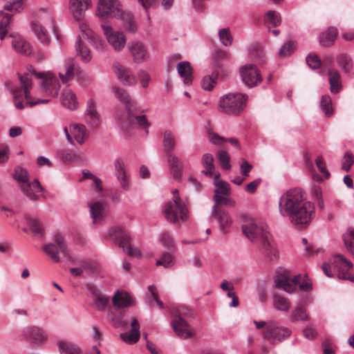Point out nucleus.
<instances>
[{
	"instance_id": "f257e3e1",
	"label": "nucleus",
	"mask_w": 354,
	"mask_h": 354,
	"mask_svg": "<svg viewBox=\"0 0 354 354\" xmlns=\"http://www.w3.org/2000/svg\"><path fill=\"white\" fill-rule=\"evenodd\" d=\"M21 83V88L14 86L11 82H7L6 86L13 95L15 106L18 109H23L25 107L24 99L26 100L27 104L32 106L39 104H46L50 100L41 98L39 95L34 92L32 93L30 89L32 86V81L37 80L40 87L39 92L44 96L55 97L59 93L60 84L57 77L51 72L37 73L32 66L27 68V71L23 75L18 74Z\"/></svg>"
},
{
	"instance_id": "f03ea898",
	"label": "nucleus",
	"mask_w": 354,
	"mask_h": 354,
	"mask_svg": "<svg viewBox=\"0 0 354 354\" xmlns=\"http://www.w3.org/2000/svg\"><path fill=\"white\" fill-rule=\"evenodd\" d=\"M279 214L288 217L297 229L308 226L315 215L313 203L306 199L305 192L300 189H292L285 192L279 201Z\"/></svg>"
},
{
	"instance_id": "7ed1b4c3",
	"label": "nucleus",
	"mask_w": 354,
	"mask_h": 354,
	"mask_svg": "<svg viewBox=\"0 0 354 354\" xmlns=\"http://www.w3.org/2000/svg\"><path fill=\"white\" fill-rule=\"evenodd\" d=\"M241 229L244 235L251 241L260 240L263 252L270 260L279 257L278 250L266 225L254 219H248L243 223Z\"/></svg>"
},
{
	"instance_id": "20e7f679",
	"label": "nucleus",
	"mask_w": 354,
	"mask_h": 354,
	"mask_svg": "<svg viewBox=\"0 0 354 354\" xmlns=\"http://www.w3.org/2000/svg\"><path fill=\"white\" fill-rule=\"evenodd\" d=\"M97 15L103 19L120 18L129 32H134L137 29L133 16L130 13L124 12L122 10L118 0H99Z\"/></svg>"
},
{
	"instance_id": "39448f33",
	"label": "nucleus",
	"mask_w": 354,
	"mask_h": 354,
	"mask_svg": "<svg viewBox=\"0 0 354 354\" xmlns=\"http://www.w3.org/2000/svg\"><path fill=\"white\" fill-rule=\"evenodd\" d=\"M248 97L241 93H229L220 97L218 109L221 112L239 115L246 106Z\"/></svg>"
},
{
	"instance_id": "423d86ee",
	"label": "nucleus",
	"mask_w": 354,
	"mask_h": 354,
	"mask_svg": "<svg viewBox=\"0 0 354 354\" xmlns=\"http://www.w3.org/2000/svg\"><path fill=\"white\" fill-rule=\"evenodd\" d=\"M42 250L55 263L60 261L59 252L66 259H72L71 250L65 237L59 233L55 234L53 236V243L44 245Z\"/></svg>"
},
{
	"instance_id": "0eeeda50",
	"label": "nucleus",
	"mask_w": 354,
	"mask_h": 354,
	"mask_svg": "<svg viewBox=\"0 0 354 354\" xmlns=\"http://www.w3.org/2000/svg\"><path fill=\"white\" fill-rule=\"evenodd\" d=\"M163 213L167 221L173 223L185 221L188 217L187 206L179 196H174L165 204Z\"/></svg>"
},
{
	"instance_id": "6e6552de",
	"label": "nucleus",
	"mask_w": 354,
	"mask_h": 354,
	"mask_svg": "<svg viewBox=\"0 0 354 354\" xmlns=\"http://www.w3.org/2000/svg\"><path fill=\"white\" fill-rule=\"evenodd\" d=\"M80 35L75 41V50L77 55L84 62H88L92 58L90 50L86 46L84 41L89 43L95 41V37L93 31L84 23H80L79 26Z\"/></svg>"
},
{
	"instance_id": "1a4fd4ad",
	"label": "nucleus",
	"mask_w": 354,
	"mask_h": 354,
	"mask_svg": "<svg viewBox=\"0 0 354 354\" xmlns=\"http://www.w3.org/2000/svg\"><path fill=\"white\" fill-rule=\"evenodd\" d=\"M109 235L128 255L137 258L141 257L142 254L140 250L137 248H131L130 238L122 228L120 227H111L109 230Z\"/></svg>"
},
{
	"instance_id": "9d476101",
	"label": "nucleus",
	"mask_w": 354,
	"mask_h": 354,
	"mask_svg": "<svg viewBox=\"0 0 354 354\" xmlns=\"http://www.w3.org/2000/svg\"><path fill=\"white\" fill-rule=\"evenodd\" d=\"M291 330L285 326L279 325L277 322H268L263 333V337L272 344H277L283 342L290 336Z\"/></svg>"
},
{
	"instance_id": "9b49d317",
	"label": "nucleus",
	"mask_w": 354,
	"mask_h": 354,
	"mask_svg": "<svg viewBox=\"0 0 354 354\" xmlns=\"http://www.w3.org/2000/svg\"><path fill=\"white\" fill-rule=\"evenodd\" d=\"M5 10H0V39H3L8 30L10 18L14 13L18 12L22 9L21 0H13L7 3L4 6Z\"/></svg>"
},
{
	"instance_id": "f8f14e48",
	"label": "nucleus",
	"mask_w": 354,
	"mask_h": 354,
	"mask_svg": "<svg viewBox=\"0 0 354 354\" xmlns=\"http://www.w3.org/2000/svg\"><path fill=\"white\" fill-rule=\"evenodd\" d=\"M104 35L111 45V46L115 51H120L124 47L127 38L122 32L114 30L109 26H102Z\"/></svg>"
},
{
	"instance_id": "ddd939ff",
	"label": "nucleus",
	"mask_w": 354,
	"mask_h": 354,
	"mask_svg": "<svg viewBox=\"0 0 354 354\" xmlns=\"http://www.w3.org/2000/svg\"><path fill=\"white\" fill-rule=\"evenodd\" d=\"M63 130L71 145H75L74 140L80 145H82L85 142L86 129L84 124L73 123L70 124L68 128L65 127Z\"/></svg>"
},
{
	"instance_id": "4468645a",
	"label": "nucleus",
	"mask_w": 354,
	"mask_h": 354,
	"mask_svg": "<svg viewBox=\"0 0 354 354\" xmlns=\"http://www.w3.org/2000/svg\"><path fill=\"white\" fill-rule=\"evenodd\" d=\"M243 82L249 87L257 86L261 81V77L257 67L253 64H247L240 70Z\"/></svg>"
},
{
	"instance_id": "2eb2a0df",
	"label": "nucleus",
	"mask_w": 354,
	"mask_h": 354,
	"mask_svg": "<svg viewBox=\"0 0 354 354\" xmlns=\"http://www.w3.org/2000/svg\"><path fill=\"white\" fill-rule=\"evenodd\" d=\"M128 50L134 62L139 64L147 60L149 57L145 45L140 41H133L128 44Z\"/></svg>"
},
{
	"instance_id": "dca6fc26",
	"label": "nucleus",
	"mask_w": 354,
	"mask_h": 354,
	"mask_svg": "<svg viewBox=\"0 0 354 354\" xmlns=\"http://www.w3.org/2000/svg\"><path fill=\"white\" fill-rule=\"evenodd\" d=\"M331 264L337 272L339 279L346 278V274L353 267V263L340 254L333 256L331 259Z\"/></svg>"
},
{
	"instance_id": "f3484780",
	"label": "nucleus",
	"mask_w": 354,
	"mask_h": 354,
	"mask_svg": "<svg viewBox=\"0 0 354 354\" xmlns=\"http://www.w3.org/2000/svg\"><path fill=\"white\" fill-rule=\"evenodd\" d=\"M113 71L123 85L127 86L136 85L137 82L136 78L129 68L119 63H115L113 64Z\"/></svg>"
},
{
	"instance_id": "a211bd4d",
	"label": "nucleus",
	"mask_w": 354,
	"mask_h": 354,
	"mask_svg": "<svg viewBox=\"0 0 354 354\" xmlns=\"http://www.w3.org/2000/svg\"><path fill=\"white\" fill-rule=\"evenodd\" d=\"M211 217L217 221L220 230L223 233H226L232 225V221L229 214L216 205L212 207Z\"/></svg>"
},
{
	"instance_id": "6ab92c4d",
	"label": "nucleus",
	"mask_w": 354,
	"mask_h": 354,
	"mask_svg": "<svg viewBox=\"0 0 354 354\" xmlns=\"http://www.w3.org/2000/svg\"><path fill=\"white\" fill-rule=\"evenodd\" d=\"M88 207L93 223L100 224L107 214L106 204L101 201H90L88 203Z\"/></svg>"
},
{
	"instance_id": "aec40b11",
	"label": "nucleus",
	"mask_w": 354,
	"mask_h": 354,
	"mask_svg": "<svg viewBox=\"0 0 354 354\" xmlns=\"http://www.w3.org/2000/svg\"><path fill=\"white\" fill-rule=\"evenodd\" d=\"M22 335L30 342L36 345L44 344L48 339L47 334L42 329L36 326L25 328Z\"/></svg>"
},
{
	"instance_id": "412c9836",
	"label": "nucleus",
	"mask_w": 354,
	"mask_h": 354,
	"mask_svg": "<svg viewBox=\"0 0 354 354\" xmlns=\"http://www.w3.org/2000/svg\"><path fill=\"white\" fill-rule=\"evenodd\" d=\"M112 92L118 100L124 105L127 113L129 112V120L132 122L133 118L131 115V109H133L135 102L131 100L128 92L121 87L113 86L112 88Z\"/></svg>"
},
{
	"instance_id": "4be33fe9",
	"label": "nucleus",
	"mask_w": 354,
	"mask_h": 354,
	"mask_svg": "<svg viewBox=\"0 0 354 354\" xmlns=\"http://www.w3.org/2000/svg\"><path fill=\"white\" fill-rule=\"evenodd\" d=\"M131 115L133 116V121L131 122L129 120V112L127 113V115L122 118L118 115V120L121 126V128L127 131L129 129L136 124H138L141 127H147L149 126V122L147 120V117L145 115H136L133 113V109H131Z\"/></svg>"
},
{
	"instance_id": "5701e85b",
	"label": "nucleus",
	"mask_w": 354,
	"mask_h": 354,
	"mask_svg": "<svg viewBox=\"0 0 354 354\" xmlns=\"http://www.w3.org/2000/svg\"><path fill=\"white\" fill-rule=\"evenodd\" d=\"M172 327L178 337L188 339L194 336V333L188 323L180 316H176L171 322Z\"/></svg>"
},
{
	"instance_id": "b1692460",
	"label": "nucleus",
	"mask_w": 354,
	"mask_h": 354,
	"mask_svg": "<svg viewBox=\"0 0 354 354\" xmlns=\"http://www.w3.org/2000/svg\"><path fill=\"white\" fill-rule=\"evenodd\" d=\"M91 6V0H70L69 9L76 20L84 17L85 11Z\"/></svg>"
},
{
	"instance_id": "393cba45",
	"label": "nucleus",
	"mask_w": 354,
	"mask_h": 354,
	"mask_svg": "<svg viewBox=\"0 0 354 354\" xmlns=\"http://www.w3.org/2000/svg\"><path fill=\"white\" fill-rule=\"evenodd\" d=\"M131 330L120 334V338L128 344L136 343L140 337V324L137 319L133 318L131 322Z\"/></svg>"
},
{
	"instance_id": "a878e982",
	"label": "nucleus",
	"mask_w": 354,
	"mask_h": 354,
	"mask_svg": "<svg viewBox=\"0 0 354 354\" xmlns=\"http://www.w3.org/2000/svg\"><path fill=\"white\" fill-rule=\"evenodd\" d=\"M84 114L86 122L91 126L95 127L100 123V114L97 111L96 104L93 99H89L87 101Z\"/></svg>"
},
{
	"instance_id": "bb28decb",
	"label": "nucleus",
	"mask_w": 354,
	"mask_h": 354,
	"mask_svg": "<svg viewBox=\"0 0 354 354\" xmlns=\"http://www.w3.org/2000/svg\"><path fill=\"white\" fill-rule=\"evenodd\" d=\"M167 162L169 170L174 179L179 180L181 179L183 167L178 156L172 153L167 156Z\"/></svg>"
},
{
	"instance_id": "cd10ccee",
	"label": "nucleus",
	"mask_w": 354,
	"mask_h": 354,
	"mask_svg": "<svg viewBox=\"0 0 354 354\" xmlns=\"http://www.w3.org/2000/svg\"><path fill=\"white\" fill-rule=\"evenodd\" d=\"M13 38L12 46L15 51L21 55H29L31 53V46L21 35H11Z\"/></svg>"
},
{
	"instance_id": "c85d7f7f",
	"label": "nucleus",
	"mask_w": 354,
	"mask_h": 354,
	"mask_svg": "<svg viewBox=\"0 0 354 354\" xmlns=\"http://www.w3.org/2000/svg\"><path fill=\"white\" fill-rule=\"evenodd\" d=\"M21 224L27 225L32 234L39 237H41L44 234V227L41 223L37 218L24 215L21 221H19V225Z\"/></svg>"
},
{
	"instance_id": "c756f323",
	"label": "nucleus",
	"mask_w": 354,
	"mask_h": 354,
	"mask_svg": "<svg viewBox=\"0 0 354 354\" xmlns=\"http://www.w3.org/2000/svg\"><path fill=\"white\" fill-rule=\"evenodd\" d=\"M21 189L27 197L32 200H37L42 192V187L37 180H33L30 183L22 184Z\"/></svg>"
},
{
	"instance_id": "7c9ffc66",
	"label": "nucleus",
	"mask_w": 354,
	"mask_h": 354,
	"mask_svg": "<svg viewBox=\"0 0 354 354\" xmlns=\"http://www.w3.org/2000/svg\"><path fill=\"white\" fill-rule=\"evenodd\" d=\"M115 169L116 171V176L120 182V186L124 190L129 189V180L128 174L126 171L124 164L121 160H117L115 162Z\"/></svg>"
},
{
	"instance_id": "2f4dec72",
	"label": "nucleus",
	"mask_w": 354,
	"mask_h": 354,
	"mask_svg": "<svg viewBox=\"0 0 354 354\" xmlns=\"http://www.w3.org/2000/svg\"><path fill=\"white\" fill-rule=\"evenodd\" d=\"M31 29L37 39L44 45H48L50 43V37L46 29L39 22L31 23Z\"/></svg>"
},
{
	"instance_id": "473e14b6",
	"label": "nucleus",
	"mask_w": 354,
	"mask_h": 354,
	"mask_svg": "<svg viewBox=\"0 0 354 354\" xmlns=\"http://www.w3.org/2000/svg\"><path fill=\"white\" fill-rule=\"evenodd\" d=\"M62 104L70 109L75 110L78 106V102L75 94L70 89H64L61 96Z\"/></svg>"
},
{
	"instance_id": "72a5a7b5",
	"label": "nucleus",
	"mask_w": 354,
	"mask_h": 354,
	"mask_svg": "<svg viewBox=\"0 0 354 354\" xmlns=\"http://www.w3.org/2000/svg\"><path fill=\"white\" fill-rule=\"evenodd\" d=\"M337 35V28L334 27H330L320 35L319 38V43L322 46H330L335 43Z\"/></svg>"
},
{
	"instance_id": "f704fd0d",
	"label": "nucleus",
	"mask_w": 354,
	"mask_h": 354,
	"mask_svg": "<svg viewBox=\"0 0 354 354\" xmlns=\"http://www.w3.org/2000/svg\"><path fill=\"white\" fill-rule=\"evenodd\" d=\"M179 75L183 79L186 85H190L192 82V71L190 64L188 62H181L177 66Z\"/></svg>"
},
{
	"instance_id": "c9c22d12",
	"label": "nucleus",
	"mask_w": 354,
	"mask_h": 354,
	"mask_svg": "<svg viewBox=\"0 0 354 354\" xmlns=\"http://www.w3.org/2000/svg\"><path fill=\"white\" fill-rule=\"evenodd\" d=\"M310 319V315L300 304L294 308L290 316V321L292 323H295L299 321L309 322Z\"/></svg>"
},
{
	"instance_id": "e433bc0d",
	"label": "nucleus",
	"mask_w": 354,
	"mask_h": 354,
	"mask_svg": "<svg viewBox=\"0 0 354 354\" xmlns=\"http://www.w3.org/2000/svg\"><path fill=\"white\" fill-rule=\"evenodd\" d=\"M59 76L63 84L67 83L74 77V63L73 59L66 60V66L63 71L59 72Z\"/></svg>"
},
{
	"instance_id": "4c0bfd02",
	"label": "nucleus",
	"mask_w": 354,
	"mask_h": 354,
	"mask_svg": "<svg viewBox=\"0 0 354 354\" xmlns=\"http://www.w3.org/2000/svg\"><path fill=\"white\" fill-rule=\"evenodd\" d=\"M115 308H122L131 306V297L127 292H117L112 299Z\"/></svg>"
},
{
	"instance_id": "58836bf2",
	"label": "nucleus",
	"mask_w": 354,
	"mask_h": 354,
	"mask_svg": "<svg viewBox=\"0 0 354 354\" xmlns=\"http://www.w3.org/2000/svg\"><path fill=\"white\" fill-rule=\"evenodd\" d=\"M58 348L60 354H83L80 347L70 342L59 341Z\"/></svg>"
},
{
	"instance_id": "ea45409f",
	"label": "nucleus",
	"mask_w": 354,
	"mask_h": 354,
	"mask_svg": "<svg viewBox=\"0 0 354 354\" xmlns=\"http://www.w3.org/2000/svg\"><path fill=\"white\" fill-rule=\"evenodd\" d=\"M276 287L283 289L288 293H292L295 291V287L292 284L290 277L286 274H280L275 280Z\"/></svg>"
},
{
	"instance_id": "a19ab883",
	"label": "nucleus",
	"mask_w": 354,
	"mask_h": 354,
	"mask_svg": "<svg viewBox=\"0 0 354 354\" xmlns=\"http://www.w3.org/2000/svg\"><path fill=\"white\" fill-rule=\"evenodd\" d=\"M273 306L275 309L282 312H288L291 307L289 300L284 297L274 294L273 295Z\"/></svg>"
},
{
	"instance_id": "79ce46f5",
	"label": "nucleus",
	"mask_w": 354,
	"mask_h": 354,
	"mask_svg": "<svg viewBox=\"0 0 354 354\" xmlns=\"http://www.w3.org/2000/svg\"><path fill=\"white\" fill-rule=\"evenodd\" d=\"M328 80L330 91L333 93H338L341 89V77L337 71H328Z\"/></svg>"
},
{
	"instance_id": "37998d69",
	"label": "nucleus",
	"mask_w": 354,
	"mask_h": 354,
	"mask_svg": "<svg viewBox=\"0 0 354 354\" xmlns=\"http://www.w3.org/2000/svg\"><path fill=\"white\" fill-rule=\"evenodd\" d=\"M202 165L205 169L202 171L206 176H212L214 169V158L210 153H205L202 157Z\"/></svg>"
},
{
	"instance_id": "c03bdc74",
	"label": "nucleus",
	"mask_w": 354,
	"mask_h": 354,
	"mask_svg": "<svg viewBox=\"0 0 354 354\" xmlns=\"http://www.w3.org/2000/svg\"><path fill=\"white\" fill-rule=\"evenodd\" d=\"M162 144L167 155L171 153V151L175 148L176 144L175 137L171 132L167 131H165Z\"/></svg>"
},
{
	"instance_id": "a18cd8bd",
	"label": "nucleus",
	"mask_w": 354,
	"mask_h": 354,
	"mask_svg": "<svg viewBox=\"0 0 354 354\" xmlns=\"http://www.w3.org/2000/svg\"><path fill=\"white\" fill-rule=\"evenodd\" d=\"M218 79V73L213 72L211 75H205L201 81L203 89L210 91L214 87Z\"/></svg>"
},
{
	"instance_id": "49530a36",
	"label": "nucleus",
	"mask_w": 354,
	"mask_h": 354,
	"mask_svg": "<svg viewBox=\"0 0 354 354\" xmlns=\"http://www.w3.org/2000/svg\"><path fill=\"white\" fill-rule=\"evenodd\" d=\"M337 62L339 66L342 68L345 73H349L353 68V62L348 55L345 54H340L337 56Z\"/></svg>"
},
{
	"instance_id": "de8ad7c7",
	"label": "nucleus",
	"mask_w": 354,
	"mask_h": 354,
	"mask_svg": "<svg viewBox=\"0 0 354 354\" xmlns=\"http://www.w3.org/2000/svg\"><path fill=\"white\" fill-rule=\"evenodd\" d=\"M156 266H162L165 268H169L174 264V257L172 254L168 252H165L162 254L159 259L156 261Z\"/></svg>"
},
{
	"instance_id": "09e8293b",
	"label": "nucleus",
	"mask_w": 354,
	"mask_h": 354,
	"mask_svg": "<svg viewBox=\"0 0 354 354\" xmlns=\"http://www.w3.org/2000/svg\"><path fill=\"white\" fill-rule=\"evenodd\" d=\"M216 187L215 194L229 196L230 194V187L228 183L224 180L214 181Z\"/></svg>"
},
{
	"instance_id": "8fccbe9b",
	"label": "nucleus",
	"mask_w": 354,
	"mask_h": 354,
	"mask_svg": "<svg viewBox=\"0 0 354 354\" xmlns=\"http://www.w3.org/2000/svg\"><path fill=\"white\" fill-rule=\"evenodd\" d=\"M320 106L322 111L326 116H330L333 113L332 102L329 95H323L320 101Z\"/></svg>"
},
{
	"instance_id": "3c124183",
	"label": "nucleus",
	"mask_w": 354,
	"mask_h": 354,
	"mask_svg": "<svg viewBox=\"0 0 354 354\" xmlns=\"http://www.w3.org/2000/svg\"><path fill=\"white\" fill-rule=\"evenodd\" d=\"M217 158L220 162L221 166L226 169L230 170L231 169V165L230 163V156L228 153L223 150H219L217 153Z\"/></svg>"
},
{
	"instance_id": "603ef678",
	"label": "nucleus",
	"mask_w": 354,
	"mask_h": 354,
	"mask_svg": "<svg viewBox=\"0 0 354 354\" xmlns=\"http://www.w3.org/2000/svg\"><path fill=\"white\" fill-rule=\"evenodd\" d=\"M218 36L221 44L225 46H230L232 43V37L228 28H222L218 32Z\"/></svg>"
},
{
	"instance_id": "864d4df0",
	"label": "nucleus",
	"mask_w": 354,
	"mask_h": 354,
	"mask_svg": "<svg viewBox=\"0 0 354 354\" xmlns=\"http://www.w3.org/2000/svg\"><path fill=\"white\" fill-rule=\"evenodd\" d=\"M265 21L271 24L273 26H277L281 24V19L276 12L270 10L266 14Z\"/></svg>"
},
{
	"instance_id": "5fc2aeb1",
	"label": "nucleus",
	"mask_w": 354,
	"mask_h": 354,
	"mask_svg": "<svg viewBox=\"0 0 354 354\" xmlns=\"http://www.w3.org/2000/svg\"><path fill=\"white\" fill-rule=\"evenodd\" d=\"M354 164V156L350 152H346L342 160V169L348 171Z\"/></svg>"
},
{
	"instance_id": "6e6d98bb",
	"label": "nucleus",
	"mask_w": 354,
	"mask_h": 354,
	"mask_svg": "<svg viewBox=\"0 0 354 354\" xmlns=\"http://www.w3.org/2000/svg\"><path fill=\"white\" fill-rule=\"evenodd\" d=\"M109 302V297L103 295L96 297L93 305L98 310H104Z\"/></svg>"
},
{
	"instance_id": "4d7b16f0",
	"label": "nucleus",
	"mask_w": 354,
	"mask_h": 354,
	"mask_svg": "<svg viewBox=\"0 0 354 354\" xmlns=\"http://www.w3.org/2000/svg\"><path fill=\"white\" fill-rule=\"evenodd\" d=\"M14 178L17 181H21L23 184L26 183L28 180V171L21 167H17L14 174Z\"/></svg>"
},
{
	"instance_id": "13d9d810",
	"label": "nucleus",
	"mask_w": 354,
	"mask_h": 354,
	"mask_svg": "<svg viewBox=\"0 0 354 354\" xmlns=\"http://www.w3.org/2000/svg\"><path fill=\"white\" fill-rule=\"evenodd\" d=\"M214 201L216 203H221L225 206L233 207L235 206V201L230 198L223 196L222 195L215 194Z\"/></svg>"
},
{
	"instance_id": "bf43d9fd",
	"label": "nucleus",
	"mask_w": 354,
	"mask_h": 354,
	"mask_svg": "<svg viewBox=\"0 0 354 354\" xmlns=\"http://www.w3.org/2000/svg\"><path fill=\"white\" fill-rule=\"evenodd\" d=\"M295 49L294 43L291 41H288L284 43L279 50V55L286 57L290 55Z\"/></svg>"
},
{
	"instance_id": "052dcab7",
	"label": "nucleus",
	"mask_w": 354,
	"mask_h": 354,
	"mask_svg": "<svg viewBox=\"0 0 354 354\" xmlns=\"http://www.w3.org/2000/svg\"><path fill=\"white\" fill-rule=\"evenodd\" d=\"M306 63L313 69H316L320 67L321 60L317 55L315 54H310L306 58Z\"/></svg>"
},
{
	"instance_id": "680f3d73",
	"label": "nucleus",
	"mask_w": 354,
	"mask_h": 354,
	"mask_svg": "<svg viewBox=\"0 0 354 354\" xmlns=\"http://www.w3.org/2000/svg\"><path fill=\"white\" fill-rule=\"evenodd\" d=\"M148 290L151 293L152 299L149 300L150 305H153V301L156 303V304L160 307V308L162 309L164 308V305L161 301L158 299V295L156 292V288L155 286L151 285L148 287Z\"/></svg>"
},
{
	"instance_id": "e2e57ef3",
	"label": "nucleus",
	"mask_w": 354,
	"mask_h": 354,
	"mask_svg": "<svg viewBox=\"0 0 354 354\" xmlns=\"http://www.w3.org/2000/svg\"><path fill=\"white\" fill-rule=\"evenodd\" d=\"M138 77L142 88H146L150 81L149 73L143 70H140L138 73Z\"/></svg>"
},
{
	"instance_id": "0e129e2a",
	"label": "nucleus",
	"mask_w": 354,
	"mask_h": 354,
	"mask_svg": "<svg viewBox=\"0 0 354 354\" xmlns=\"http://www.w3.org/2000/svg\"><path fill=\"white\" fill-rule=\"evenodd\" d=\"M349 239L344 238V243L348 252L354 258V230H351L348 233Z\"/></svg>"
},
{
	"instance_id": "69168bd1",
	"label": "nucleus",
	"mask_w": 354,
	"mask_h": 354,
	"mask_svg": "<svg viewBox=\"0 0 354 354\" xmlns=\"http://www.w3.org/2000/svg\"><path fill=\"white\" fill-rule=\"evenodd\" d=\"M160 241L161 244L167 249H172L174 248V241L169 234L163 233L161 235Z\"/></svg>"
},
{
	"instance_id": "338daca9",
	"label": "nucleus",
	"mask_w": 354,
	"mask_h": 354,
	"mask_svg": "<svg viewBox=\"0 0 354 354\" xmlns=\"http://www.w3.org/2000/svg\"><path fill=\"white\" fill-rule=\"evenodd\" d=\"M252 169V165L249 163L246 160L243 159L242 162L240 165V170L241 174L245 178L249 177L250 171Z\"/></svg>"
},
{
	"instance_id": "774afa93",
	"label": "nucleus",
	"mask_w": 354,
	"mask_h": 354,
	"mask_svg": "<svg viewBox=\"0 0 354 354\" xmlns=\"http://www.w3.org/2000/svg\"><path fill=\"white\" fill-rule=\"evenodd\" d=\"M315 162L319 171L324 174L326 178H328L330 174L326 167L323 158L322 157L317 158L315 160Z\"/></svg>"
}]
</instances>
